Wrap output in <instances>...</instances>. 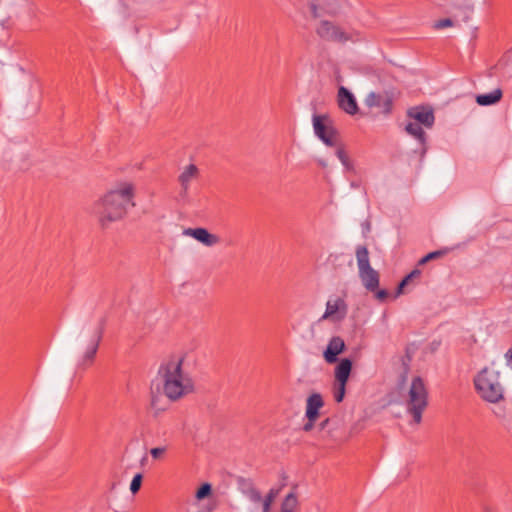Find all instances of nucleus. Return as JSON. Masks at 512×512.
I'll use <instances>...</instances> for the list:
<instances>
[{"mask_svg": "<svg viewBox=\"0 0 512 512\" xmlns=\"http://www.w3.org/2000/svg\"><path fill=\"white\" fill-rule=\"evenodd\" d=\"M337 101L339 107L347 114L354 115L358 111V105L354 95L345 87L338 89Z\"/></svg>", "mask_w": 512, "mask_h": 512, "instance_id": "nucleus-12", "label": "nucleus"}, {"mask_svg": "<svg viewBox=\"0 0 512 512\" xmlns=\"http://www.w3.org/2000/svg\"><path fill=\"white\" fill-rule=\"evenodd\" d=\"M315 422L316 421L308 420V422L303 426L304 431H306V432L311 431L312 428L314 427Z\"/></svg>", "mask_w": 512, "mask_h": 512, "instance_id": "nucleus-33", "label": "nucleus"}, {"mask_svg": "<svg viewBox=\"0 0 512 512\" xmlns=\"http://www.w3.org/2000/svg\"><path fill=\"white\" fill-rule=\"evenodd\" d=\"M211 492H212V486L209 483H204L196 491L195 497L197 500H203L206 497L210 496Z\"/></svg>", "mask_w": 512, "mask_h": 512, "instance_id": "nucleus-26", "label": "nucleus"}, {"mask_svg": "<svg viewBox=\"0 0 512 512\" xmlns=\"http://www.w3.org/2000/svg\"><path fill=\"white\" fill-rule=\"evenodd\" d=\"M313 129L315 135L327 146H335L337 143V133L330 123L328 117L323 115H314Z\"/></svg>", "mask_w": 512, "mask_h": 512, "instance_id": "nucleus-8", "label": "nucleus"}, {"mask_svg": "<svg viewBox=\"0 0 512 512\" xmlns=\"http://www.w3.org/2000/svg\"><path fill=\"white\" fill-rule=\"evenodd\" d=\"M376 297L379 300H384L387 297V292L385 290H379L376 293Z\"/></svg>", "mask_w": 512, "mask_h": 512, "instance_id": "nucleus-34", "label": "nucleus"}, {"mask_svg": "<svg viewBox=\"0 0 512 512\" xmlns=\"http://www.w3.org/2000/svg\"><path fill=\"white\" fill-rule=\"evenodd\" d=\"M104 324L101 320H89L82 324L76 337V367L84 370L96 359L103 338Z\"/></svg>", "mask_w": 512, "mask_h": 512, "instance_id": "nucleus-3", "label": "nucleus"}, {"mask_svg": "<svg viewBox=\"0 0 512 512\" xmlns=\"http://www.w3.org/2000/svg\"><path fill=\"white\" fill-rule=\"evenodd\" d=\"M365 104L370 108L378 107L381 108L383 112H389L391 110L392 100L386 94L371 92L367 95Z\"/></svg>", "mask_w": 512, "mask_h": 512, "instance_id": "nucleus-16", "label": "nucleus"}, {"mask_svg": "<svg viewBox=\"0 0 512 512\" xmlns=\"http://www.w3.org/2000/svg\"><path fill=\"white\" fill-rule=\"evenodd\" d=\"M398 390L406 413L412 418L411 424H420L423 412L428 406L426 382L420 376H413L409 383L399 384Z\"/></svg>", "mask_w": 512, "mask_h": 512, "instance_id": "nucleus-4", "label": "nucleus"}, {"mask_svg": "<svg viewBox=\"0 0 512 512\" xmlns=\"http://www.w3.org/2000/svg\"><path fill=\"white\" fill-rule=\"evenodd\" d=\"M502 98V90L501 89H495L489 93L486 94H480L476 97V102L480 106H489L496 104L499 102Z\"/></svg>", "mask_w": 512, "mask_h": 512, "instance_id": "nucleus-19", "label": "nucleus"}, {"mask_svg": "<svg viewBox=\"0 0 512 512\" xmlns=\"http://www.w3.org/2000/svg\"><path fill=\"white\" fill-rule=\"evenodd\" d=\"M167 452V447L166 446H159V447H154V448H151L150 449V455L152 456V458L154 460H161L164 458L165 454Z\"/></svg>", "mask_w": 512, "mask_h": 512, "instance_id": "nucleus-27", "label": "nucleus"}, {"mask_svg": "<svg viewBox=\"0 0 512 512\" xmlns=\"http://www.w3.org/2000/svg\"><path fill=\"white\" fill-rule=\"evenodd\" d=\"M347 313L348 305L345 299L338 295H332L326 302L325 311L320 320L339 323L346 318Z\"/></svg>", "mask_w": 512, "mask_h": 512, "instance_id": "nucleus-7", "label": "nucleus"}, {"mask_svg": "<svg viewBox=\"0 0 512 512\" xmlns=\"http://www.w3.org/2000/svg\"><path fill=\"white\" fill-rule=\"evenodd\" d=\"M452 25H453L452 20L446 18V19H442V20H439V21L435 22L434 27L436 29H443V28H446V27H450Z\"/></svg>", "mask_w": 512, "mask_h": 512, "instance_id": "nucleus-29", "label": "nucleus"}, {"mask_svg": "<svg viewBox=\"0 0 512 512\" xmlns=\"http://www.w3.org/2000/svg\"><path fill=\"white\" fill-rule=\"evenodd\" d=\"M342 0H314L310 4L314 17L323 14H335L341 7Z\"/></svg>", "mask_w": 512, "mask_h": 512, "instance_id": "nucleus-11", "label": "nucleus"}, {"mask_svg": "<svg viewBox=\"0 0 512 512\" xmlns=\"http://www.w3.org/2000/svg\"><path fill=\"white\" fill-rule=\"evenodd\" d=\"M412 280L411 276L409 274L399 283L398 290H397V296L402 294L404 292V287L408 285V283Z\"/></svg>", "mask_w": 512, "mask_h": 512, "instance_id": "nucleus-30", "label": "nucleus"}, {"mask_svg": "<svg viewBox=\"0 0 512 512\" xmlns=\"http://www.w3.org/2000/svg\"><path fill=\"white\" fill-rule=\"evenodd\" d=\"M185 236L192 237L206 247H212L220 242V238L210 233L206 228H187L183 231Z\"/></svg>", "mask_w": 512, "mask_h": 512, "instance_id": "nucleus-10", "label": "nucleus"}, {"mask_svg": "<svg viewBox=\"0 0 512 512\" xmlns=\"http://www.w3.org/2000/svg\"><path fill=\"white\" fill-rule=\"evenodd\" d=\"M316 33L319 37L328 41L345 42L350 39L344 30L329 21H321Z\"/></svg>", "mask_w": 512, "mask_h": 512, "instance_id": "nucleus-9", "label": "nucleus"}, {"mask_svg": "<svg viewBox=\"0 0 512 512\" xmlns=\"http://www.w3.org/2000/svg\"><path fill=\"white\" fill-rule=\"evenodd\" d=\"M291 4L298 10L302 9V6L298 0H290Z\"/></svg>", "mask_w": 512, "mask_h": 512, "instance_id": "nucleus-35", "label": "nucleus"}, {"mask_svg": "<svg viewBox=\"0 0 512 512\" xmlns=\"http://www.w3.org/2000/svg\"><path fill=\"white\" fill-rule=\"evenodd\" d=\"M344 349L345 343L343 339L339 336L332 337L323 352V357L327 363H335L337 361V356L341 354Z\"/></svg>", "mask_w": 512, "mask_h": 512, "instance_id": "nucleus-14", "label": "nucleus"}, {"mask_svg": "<svg viewBox=\"0 0 512 512\" xmlns=\"http://www.w3.org/2000/svg\"><path fill=\"white\" fill-rule=\"evenodd\" d=\"M134 185L130 182H121L101 197L94 206L95 213L102 223L122 219L133 202Z\"/></svg>", "mask_w": 512, "mask_h": 512, "instance_id": "nucleus-2", "label": "nucleus"}, {"mask_svg": "<svg viewBox=\"0 0 512 512\" xmlns=\"http://www.w3.org/2000/svg\"><path fill=\"white\" fill-rule=\"evenodd\" d=\"M359 277L364 287L375 291L379 286V274L370 265L369 252L365 246H358L355 251Z\"/></svg>", "mask_w": 512, "mask_h": 512, "instance_id": "nucleus-6", "label": "nucleus"}, {"mask_svg": "<svg viewBox=\"0 0 512 512\" xmlns=\"http://www.w3.org/2000/svg\"><path fill=\"white\" fill-rule=\"evenodd\" d=\"M506 364L512 369V347L505 353Z\"/></svg>", "mask_w": 512, "mask_h": 512, "instance_id": "nucleus-32", "label": "nucleus"}, {"mask_svg": "<svg viewBox=\"0 0 512 512\" xmlns=\"http://www.w3.org/2000/svg\"><path fill=\"white\" fill-rule=\"evenodd\" d=\"M423 125L414 122L413 120L410 121L406 125V131L408 134L416 138L421 144L425 143V133L422 128Z\"/></svg>", "mask_w": 512, "mask_h": 512, "instance_id": "nucleus-20", "label": "nucleus"}, {"mask_svg": "<svg viewBox=\"0 0 512 512\" xmlns=\"http://www.w3.org/2000/svg\"><path fill=\"white\" fill-rule=\"evenodd\" d=\"M191 359L188 354L173 355L163 362L158 375L163 394L177 401L194 392L195 383L190 372Z\"/></svg>", "mask_w": 512, "mask_h": 512, "instance_id": "nucleus-1", "label": "nucleus"}, {"mask_svg": "<svg viewBox=\"0 0 512 512\" xmlns=\"http://www.w3.org/2000/svg\"><path fill=\"white\" fill-rule=\"evenodd\" d=\"M141 483H142V475L140 473L136 474L131 483H130V491L132 492V494H136L140 487H141Z\"/></svg>", "mask_w": 512, "mask_h": 512, "instance_id": "nucleus-28", "label": "nucleus"}, {"mask_svg": "<svg viewBox=\"0 0 512 512\" xmlns=\"http://www.w3.org/2000/svg\"><path fill=\"white\" fill-rule=\"evenodd\" d=\"M246 496L249 499V501L254 505V510L260 509L262 511V501L264 498L261 496V493L257 489H248L246 492Z\"/></svg>", "mask_w": 512, "mask_h": 512, "instance_id": "nucleus-21", "label": "nucleus"}, {"mask_svg": "<svg viewBox=\"0 0 512 512\" xmlns=\"http://www.w3.org/2000/svg\"><path fill=\"white\" fill-rule=\"evenodd\" d=\"M324 406V401L319 393H312L306 400L305 417L307 420L316 421L320 415V409Z\"/></svg>", "mask_w": 512, "mask_h": 512, "instance_id": "nucleus-15", "label": "nucleus"}, {"mask_svg": "<svg viewBox=\"0 0 512 512\" xmlns=\"http://www.w3.org/2000/svg\"><path fill=\"white\" fill-rule=\"evenodd\" d=\"M198 176H199V169L194 164H189L182 169V171L178 177V180H179L182 190L185 193L189 190L192 181L197 179Z\"/></svg>", "mask_w": 512, "mask_h": 512, "instance_id": "nucleus-17", "label": "nucleus"}, {"mask_svg": "<svg viewBox=\"0 0 512 512\" xmlns=\"http://www.w3.org/2000/svg\"><path fill=\"white\" fill-rule=\"evenodd\" d=\"M352 369V362L351 360L344 358L342 359L339 364L336 366L334 371L335 376V382L337 383H345L347 384V381L349 379V376L351 374Z\"/></svg>", "mask_w": 512, "mask_h": 512, "instance_id": "nucleus-18", "label": "nucleus"}, {"mask_svg": "<svg viewBox=\"0 0 512 512\" xmlns=\"http://www.w3.org/2000/svg\"><path fill=\"white\" fill-rule=\"evenodd\" d=\"M409 117L416 123L423 125L426 128H431L434 124V114L430 108L427 107H414L408 112Z\"/></svg>", "mask_w": 512, "mask_h": 512, "instance_id": "nucleus-13", "label": "nucleus"}, {"mask_svg": "<svg viewBox=\"0 0 512 512\" xmlns=\"http://www.w3.org/2000/svg\"><path fill=\"white\" fill-rule=\"evenodd\" d=\"M298 505L297 497L294 493H289L281 506V512H295Z\"/></svg>", "mask_w": 512, "mask_h": 512, "instance_id": "nucleus-22", "label": "nucleus"}, {"mask_svg": "<svg viewBox=\"0 0 512 512\" xmlns=\"http://www.w3.org/2000/svg\"><path fill=\"white\" fill-rule=\"evenodd\" d=\"M440 255V252H431V253H428L426 256H424L421 260H420V264H425L427 263L428 261L438 257Z\"/></svg>", "mask_w": 512, "mask_h": 512, "instance_id": "nucleus-31", "label": "nucleus"}, {"mask_svg": "<svg viewBox=\"0 0 512 512\" xmlns=\"http://www.w3.org/2000/svg\"><path fill=\"white\" fill-rule=\"evenodd\" d=\"M478 396L485 402L497 404L504 399L505 388L500 372L493 367H484L473 379Z\"/></svg>", "mask_w": 512, "mask_h": 512, "instance_id": "nucleus-5", "label": "nucleus"}, {"mask_svg": "<svg viewBox=\"0 0 512 512\" xmlns=\"http://www.w3.org/2000/svg\"><path fill=\"white\" fill-rule=\"evenodd\" d=\"M420 271L419 270H413L411 273H409V276H411L412 279L419 277Z\"/></svg>", "mask_w": 512, "mask_h": 512, "instance_id": "nucleus-36", "label": "nucleus"}, {"mask_svg": "<svg viewBox=\"0 0 512 512\" xmlns=\"http://www.w3.org/2000/svg\"><path fill=\"white\" fill-rule=\"evenodd\" d=\"M345 391H346L345 383L341 384V383L335 382L333 396H334V399L336 402L340 403L344 399Z\"/></svg>", "mask_w": 512, "mask_h": 512, "instance_id": "nucleus-25", "label": "nucleus"}, {"mask_svg": "<svg viewBox=\"0 0 512 512\" xmlns=\"http://www.w3.org/2000/svg\"><path fill=\"white\" fill-rule=\"evenodd\" d=\"M278 495L277 489H271L269 493L264 497L262 501V512H269L272 503L274 502L276 496Z\"/></svg>", "mask_w": 512, "mask_h": 512, "instance_id": "nucleus-24", "label": "nucleus"}, {"mask_svg": "<svg viewBox=\"0 0 512 512\" xmlns=\"http://www.w3.org/2000/svg\"><path fill=\"white\" fill-rule=\"evenodd\" d=\"M336 156L347 171L354 169L353 163L347 155L346 151L342 147H338L336 150Z\"/></svg>", "mask_w": 512, "mask_h": 512, "instance_id": "nucleus-23", "label": "nucleus"}]
</instances>
